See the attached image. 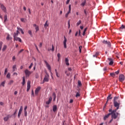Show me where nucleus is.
Returning a JSON list of instances; mask_svg holds the SVG:
<instances>
[{
	"mask_svg": "<svg viewBox=\"0 0 125 125\" xmlns=\"http://www.w3.org/2000/svg\"><path fill=\"white\" fill-rule=\"evenodd\" d=\"M117 110L114 109L112 112L110 113L111 115H112V118L114 119H116L119 115V113L117 112Z\"/></svg>",
	"mask_w": 125,
	"mask_h": 125,
	"instance_id": "1",
	"label": "nucleus"
},
{
	"mask_svg": "<svg viewBox=\"0 0 125 125\" xmlns=\"http://www.w3.org/2000/svg\"><path fill=\"white\" fill-rule=\"evenodd\" d=\"M6 48L7 46L4 45L2 49V51H5V49H6Z\"/></svg>",
	"mask_w": 125,
	"mask_h": 125,
	"instance_id": "27",
	"label": "nucleus"
},
{
	"mask_svg": "<svg viewBox=\"0 0 125 125\" xmlns=\"http://www.w3.org/2000/svg\"><path fill=\"white\" fill-rule=\"evenodd\" d=\"M104 71H107V67H105L104 68Z\"/></svg>",
	"mask_w": 125,
	"mask_h": 125,
	"instance_id": "63",
	"label": "nucleus"
},
{
	"mask_svg": "<svg viewBox=\"0 0 125 125\" xmlns=\"http://www.w3.org/2000/svg\"><path fill=\"white\" fill-rule=\"evenodd\" d=\"M53 96L54 97V101L56 98V95L55 92L53 93Z\"/></svg>",
	"mask_w": 125,
	"mask_h": 125,
	"instance_id": "30",
	"label": "nucleus"
},
{
	"mask_svg": "<svg viewBox=\"0 0 125 125\" xmlns=\"http://www.w3.org/2000/svg\"><path fill=\"white\" fill-rule=\"evenodd\" d=\"M42 43H40L39 47H42Z\"/></svg>",
	"mask_w": 125,
	"mask_h": 125,
	"instance_id": "61",
	"label": "nucleus"
},
{
	"mask_svg": "<svg viewBox=\"0 0 125 125\" xmlns=\"http://www.w3.org/2000/svg\"><path fill=\"white\" fill-rule=\"evenodd\" d=\"M48 22V21H47L45 22V23L44 24V26L45 28H46L48 25L49 24L47 23Z\"/></svg>",
	"mask_w": 125,
	"mask_h": 125,
	"instance_id": "29",
	"label": "nucleus"
},
{
	"mask_svg": "<svg viewBox=\"0 0 125 125\" xmlns=\"http://www.w3.org/2000/svg\"><path fill=\"white\" fill-rule=\"evenodd\" d=\"M84 14H85V15L86 16V15H87V11H86V10H84Z\"/></svg>",
	"mask_w": 125,
	"mask_h": 125,
	"instance_id": "58",
	"label": "nucleus"
},
{
	"mask_svg": "<svg viewBox=\"0 0 125 125\" xmlns=\"http://www.w3.org/2000/svg\"><path fill=\"white\" fill-rule=\"evenodd\" d=\"M110 75L112 77H114V76H115V74L114 73H110Z\"/></svg>",
	"mask_w": 125,
	"mask_h": 125,
	"instance_id": "42",
	"label": "nucleus"
},
{
	"mask_svg": "<svg viewBox=\"0 0 125 125\" xmlns=\"http://www.w3.org/2000/svg\"><path fill=\"white\" fill-rule=\"evenodd\" d=\"M65 64L67 66H69V59L67 58H65Z\"/></svg>",
	"mask_w": 125,
	"mask_h": 125,
	"instance_id": "19",
	"label": "nucleus"
},
{
	"mask_svg": "<svg viewBox=\"0 0 125 125\" xmlns=\"http://www.w3.org/2000/svg\"><path fill=\"white\" fill-rule=\"evenodd\" d=\"M24 115H25V116L26 117L27 115V111H24Z\"/></svg>",
	"mask_w": 125,
	"mask_h": 125,
	"instance_id": "46",
	"label": "nucleus"
},
{
	"mask_svg": "<svg viewBox=\"0 0 125 125\" xmlns=\"http://www.w3.org/2000/svg\"><path fill=\"white\" fill-rule=\"evenodd\" d=\"M15 59H16L15 57V56H13V58H12L13 61H14V60H15Z\"/></svg>",
	"mask_w": 125,
	"mask_h": 125,
	"instance_id": "62",
	"label": "nucleus"
},
{
	"mask_svg": "<svg viewBox=\"0 0 125 125\" xmlns=\"http://www.w3.org/2000/svg\"><path fill=\"white\" fill-rule=\"evenodd\" d=\"M16 69V65H13V72H15Z\"/></svg>",
	"mask_w": 125,
	"mask_h": 125,
	"instance_id": "32",
	"label": "nucleus"
},
{
	"mask_svg": "<svg viewBox=\"0 0 125 125\" xmlns=\"http://www.w3.org/2000/svg\"><path fill=\"white\" fill-rule=\"evenodd\" d=\"M3 104H4V103H3V102H0V105H1V106H2V105H3Z\"/></svg>",
	"mask_w": 125,
	"mask_h": 125,
	"instance_id": "57",
	"label": "nucleus"
},
{
	"mask_svg": "<svg viewBox=\"0 0 125 125\" xmlns=\"http://www.w3.org/2000/svg\"><path fill=\"white\" fill-rule=\"evenodd\" d=\"M120 73V71L119 70H118L117 71L115 72V74L116 75H118V74H119Z\"/></svg>",
	"mask_w": 125,
	"mask_h": 125,
	"instance_id": "51",
	"label": "nucleus"
},
{
	"mask_svg": "<svg viewBox=\"0 0 125 125\" xmlns=\"http://www.w3.org/2000/svg\"><path fill=\"white\" fill-rule=\"evenodd\" d=\"M14 41H19L20 42H21V38L17 37H14Z\"/></svg>",
	"mask_w": 125,
	"mask_h": 125,
	"instance_id": "14",
	"label": "nucleus"
},
{
	"mask_svg": "<svg viewBox=\"0 0 125 125\" xmlns=\"http://www.w3.org/2000/svg\"><path fill=\"white\" fill-rule=\"evenodd\" d=\"M68 28H69L70 26V21L69 20L68 21Z\"/></svg>",
	"mask_w": 125,
	"mask_h": 125,
	"instance_id": "50",
	"label": "nucleus"
},
{
	"mask_svg": "<svg viewBox=\"0 0 125 125\" xmlns=\"http://www.w3.org/2000/svg\"><path fill=\"white\" fill-rule=\"evenodd\" d=\"M9 118V115H8V116H6V117H5L3 118L4 121L7 122V121L8 120Z\"/></svg>",
	"mask_w": 125,
	"mask_h": 125,
	"instance_id": "21",
	"label": "nucleus"
},
{
	"mask_svg": "<svg viewBox=\"0 0 125 125\" xmlns=\"http://www.w3.org/2000/svg\"><path fill=\"white\" fill-rule=\"evenodd\" d=\"M44 62L46 65V67L48 68V70H49L50 72H51V75H52V73L51 70L50 65L48 63V62L46 61H45Z\"/></svg>",
	"mask_w": 125,
	"mask_h": 125,
	"instance_id": "7",
	"label": "nucleus"
},
{
	"mask_svg": "<svg viewBox=\"0 0 125 125\" xmlns=\"http://www.w3.org/2000/svg\"><path fill=\"white\" fill-rule=\"evenodd\" d=\"M78 86L79 87L81 86H82V83H81V82L80 81H78Z\"/></svg>",
	"mask_w": 125,
	"mask_h": 125,
	"instance_id": "34",
	"label": "nucleus"
},
{
	"mask_svg": "<svg viewBox=\"0 0 125 125\" xmlns=\"http://www.w3.org/2000/svg\"><path fill=\"white\" fill-rule=\"evenodd\" d=\"M52 51H54V45H52Z\"/></svg>",
	"mask_w": 125,
	"mask_h": 125,
	"instance_id": "52",
	"label": "nucleus"
},
{
	"mask_svg": "<svg viewBox=\"0 0 125 125\" xmlns=\"http://www.w3.org/2000/svg\"><path fill=\"white\" fill-rule=\"evenodd\" d=\"M57 106L56 105H53V112H56L57 111Z\"/></svg>",
	"mask_w": 125,
	"mask_h": 125,
	"instance_id": "20",
	"label": "nucleus"
},
{
	"mask_svg": "<svg viewBox=\"0 0 125 125\" xmlns=\"http://www.w3.org/2000/svg\"><path fill=\"white\" fill-rule=\"evenodd\" d=\"M22 51H24V49H21V50L19 52V53H18V54H20V53H21V52H22Z\"/></svg>",
	"mask_w": 125,
	"mask_h": 125,
	"instance_id": "47",
	"label": "nucleus"
},
{
	"mask_svg": "<svg viewBox=\"0 0 125 125\" xmlns=\"http://www.w3.org/2000/svg\"><path fill=\"white\" fill-rule=\"evenodd\" d=\"M31 92H32V96H33V97H34V93L33 90H32Z\"/></svg>",
	"mask_w": 125,
	"mask_h": 125,
	"instance_id": "49",
	"label": "nucleus"
},
{
	"mask_svg": "<svg viewBox=\"0 0 125 125\" xmlns=\"http://www.w3.org/2000/svg\"><path fill=\"white\" fill-rule=\"evenodd\" d=\"M71 5L70 4L69 5V11L65 14L66 18L68 17V16L69 14L70 13L71 8Z\"/></svg>",
	"mask_w": 125,
	"mask_h": 125,
	"instance_id": "13",
	"label": "nucleus"
},
{
	"mask_svg": "<svg viewBox=\"0 0 125 125\" xmlns=\"http://www.w3.org/2000/svg\"><path fill=\"white\" fill-rule=\"evenodd\" d=\"M4 84H5V82H3L1 83L0 85L4 87Z\"/></svg>",
	"mask_w": 125,
	"mask_h": 125,
	"instance_id": "43",
	"label": "nucleus"
},
{
	"mask_svg": "<svg viewBox=\"0 0 125 125\" xmlns=\"http://www.w3.org/2000/svg\"><path fill=\"white\" fill-rule=\"evenodd\" d=\"M73 99H71L70 101V104H72V103H73Z\"/></svg>",
	"mask_w": 125,
	"mask_h": 125,
	"instance_id": "59",
	"label": "nucleus"
},
{
	"mask_svg": "<svg viewBox=\"0 0 125 125\" xmlns=\"http://www.w3.org/2000/svg\"><path fill=\"white\" fill-rule=\"evenodd\" d=\"M98 54L97 53L96 55H93V57H97V56H98Z\"/></svg>",
	"mask_w": 125,
	"mask_h": 125,
	"instance_id": "60",
	"label": "nucleus"
},
{
	"mask_svg": "<svg viewBox=\"0 0 125 125\" xmlns=\"http://www.w3.org/2000/svg\"><path fill=\"white\" fill-rule=\"evenodd\" d=\"M20 33L19 31L18 30H17V32L16 33H14V38L15 37H17V36H18V34Z\"/></svg>",
	"mask_w": 125,
	"mask_h": 125,
	"instance_id": "18",
	"label": "nucleus"
},
{
	"mask_svg": "<svg viewBox=\"0 0 125 125\" xmlns=\"http://www.w3.org/2000/svg\"><path fill=\"white\" fill-rule=\"evenodd\" d=\"M111 116L110 113H108V114H107V115H105V116H104V121H105V120H107V119L109 117V116Z\"/></svg>",
	"mask_w": 125,
	"mask_h": 125,
	"instance_id": "12",
	"label": "nucleus"
},
{
	"mask_svg": "<svg viewBox=\"0 0 125 125\" xmlns=\"http://www.w3.org/2000/svg\"><path fill=\"white\" fill-rule=\"evenodd\" d=\"M108 60L110 61V62H109V65H113V60L111 59V58H108Z\"/></svg>",
	"mask_w": 125,
	"mask_h": 125,
	"instance_id": "17",
	"label": "nucleus"
},
{
	"mask_svg": "<svg viewBox=\"0 0 125 125\" xmlns=\"http://www.w3.org/2000/svg\"><path fill=\"white\" fill-rule=\"evenodd\" d=\"M7 71H8L7 68H5V71H4V75H5L7 74Z\"/></svg>",
	"mask_w": 125,
	"mask_h": 125,
	"instance_id": "44",
	"label": "nucleus"
},
{
	"mask_svg": "<svg viewBox=\"0 0 125 125\" xmlns=\"http://www.w3.org/2000/svg\"><path fill=\"white\" fill-rule=\"evenodd\" d=\"M120 29H125V26L124 24H122V26L120 27Z\"/></svg>",
	"mask_w": 125,
	"mask_h": 125,
	"instance_id": "38",
	"label": "nucleus"
},
{
	"mask_svg": "<svg viewBox=\"0 0 125 125\" xmlns=\"http://www.w3.org/2000/svg\"><path fill=\"white\" fill-rule=\"evenodd\" d=\"M65 74H66L67 77H69L70 75V73H67V71H65Z\"/></svg>",
	"mask_w": 125,
	"mask_h": 125,
	"instance_id": "53",
	"label": "nucleus"
},
{
	"mask_svg": "<svg viewBox=\"0 0 125 125\" xmlns=\"http://www.w3.org/2000/svg\"><path fill=\"white\" fill-rule=\"evenodd\" d=\"M86 0H84V1H83L82 2V3L81 4V6H84L85 5V4H86Z\"/></svg>",
	"mask_w": 125,
	"mask_h": 125,
	"instance_id": "26",
	"label": "nucleus"
},
{
	"mask_svg": "<svg viewBox=\"0 0 125 125\" xmlns=\"http://www.w3.org/2000/svg\"><path fill=\"white\" fill-rule=\"evenodd\" d=\"M25 83V77H23L22 79V85H24Z\"/></svg>",
	"mask_w": 125,
	"mask_h": 125,
	"instance_id": "23",
	"label": "nucleus"
},
{
	"mask_svg": "<svg viewBox=\"0 0 125 125\" xmlns=\"http://www.w3.org/2000/svg\"><path fill=\"white\" fill-rule=\"evenodd\" d=\"M49 80V76L48 74H46V75H45L44 76L42 83H44L45 82H48Z\"/></svg>",
	"mask_w": 125,
	"mask_h": 125,
	"instance_id": "3",
	"label": "nucleus"
},
{
	"mask_svg": "<svg viewBox=\"0 0 125 125\" xmlns=\"http://www.w3.org/2000/svg\"><path fill=\"white\" fill-rule=\"evenodd\" d=\"M33 66V63H31L30 65L29 66V69H31Z\"/></svg>",
	"mask_w": 125,
	"mask_h": 125,
	"instance_id": "45",
	"label": "nucleus"
},
{
	"mask_svg": "<svg viewBox=\"0 0 125 125\" xmlns=\"http://www.w3.org/2000/svg\"><path fill=\"white\" fill-rule=\"evenodd\" d=\"M79 48L80 53H81V52H82V48H83L82 46H79Z\"/></svg>",
	"mask_w": 125,
	"mask_h": 125,
	"instance_id": "31",
	"label": "nucleus"
},
{
	"mask_svg": "<svg viewBox=\"0 0 125 125\" xmlns=\"http://www.w3.org/2000/svg\"><path fill=\"white\" fill-rule=\"evenodd\" d=\"M52 98L51 97H50L49 98L48 101L46 102V104H47V105H49L51 103V102L52 101Z\"/></svg>",
	"mask_w": 125,
	"mask_h": 125,
	"instance_id": "15",
	"label": "nucleus"
},
{
	"mask_svg": "<svg viewBox=\"0 0 125 125\" xmlns=\"http://www.w3.org/2000/svg\"><path fill=\"white\" fill-rule=\"evenodd\" d=\"M28 32V33L30 34V35L31 36V37H32V31H31V30H29Z\"/></svg>",
	"mask_w": 125,
	"mask_h": 125,
	"instance_id": "40",
	"label": "nucleus"
},
{
	"mask_svg": "<svg viewBox=\"0 0 125 125\" xmlns=\"http://www.w3.org/2000/svg\"><path fill=\"white\" fill-rule=\"evenodd\" d=\"M12 38L10 37V35L8 34L6 37V40H12Z\"/></svg>",
	"mask_w": 125,
	"mask_h": 125,
	"instance_id": "25",
	"label": "nucleus"
},
{
	"mask_svg": "<svg viewBox=\"0 0 125 125\" xmlns=\"http://www.w3.org/2000/svg\"><path fill=\"white\" fill-rule=\"evenodd\" d=\"M41 89V87H38L36 89V90H35V95H38V93L40 91Z\"/></svg>",
	"mask_w": 125,
	"mask_h": 125,
	"instance_id": "10",
	"label": "nucleus"
},
{
	"mask_svg": "<svg viewBox=\"0 0 125 125\" xmlns=\"http://www.w3.org/2000/svg\"><path fill=\"white\" fill-rule=\"evenodd\" d=\"M30 88V81H29L27 82V89H26L27 92L29 91Z\"/></svg>",
	"mask_w": 125,
	"mask_h": 125,
	"instance_id": "11",
	"label": "nucleus"
},
{
	"mask_svg": "<svg viewBox=\"0 0 125 125\" xmlns=\"http://www.w3.org/2000/svg\"><path fill=\"white\" fill-rule=\"evenodd\" d=\"M10 76H11V75H10V74L9 73H8V74H7V76H6V78H7V79H10Z\"/></svg>",
	"mask_w": 125,
	"mask_h": 125,
	"instance_id": "33",
	"label": "nucleus"
},
{
	"mask_svg": "<svg viewBox=\"0 0 125 125\" xmlns=\"http://www.w3.org/2000/svg\"><path fill=\"white\" fill-rule=\"evenodd\" d=\"M80 93L77 92V94H76V98H78V97H80Z\"/></svg>",
	"mask_w": 125,
	"mask_h": 125,
	"instance_id": "37",
	"label": "nucleus"
},
{
	"mask_svg": "<svg viewBox=\"0 0 125 125\" xmlns=\"http://www.w3.org/2000/svg\"><path fill=\"white\" fill-rule=\"evenodd\" d=\"M69 1H70V0H67L66 2V4H68L69 3Z\"/></svg>",
	"mask_w": 125,
	"mask_h": 125,
	"instance_id": "64",
	"label": "nucleus"
},
{
	"mask_svg": "<svg viewBox=\"0 0 125 125\" xmlns=\"http://www.w3.org/2000/svg\"><path fill=\"white\" fill-rule=\"evenodd\" d=\"M7 21V16L5 15L4 16V22L6 21Z\"/></svg>",
	"mask_w": 125,
	"mask_h": 125,
	"instance_id": "35",
	"label": "nucleus"
},
{
	"mask_svg": "<svg viewBox=\"0 0 125 125\" xmlns=\"http://www.w3.org/2000/svg\"><path fill=\"white\" fill-rule=\"evenodd\" d=\"M103 43H104V44H107L108 46H109V47H110L111 46V43L109 41H103Z\"/></svg>",
	"mask_w": 125,
	"mask_h": 125,
	"instance_id": "6",
	"label": "nucleus"
},
{
	"mask_svg": "<svg viewBox=\"0 0 125 125\" xmlns=\"http://www.w3.org/2000/svg\"><path fill=\"white\" fill-rule=\"evenodd\" d=\"M24 73L25 74L26 77H29L31 74H32V72L29 71L28 69H25L24 70Z\"/></svg>",
	"mask_w": 125,
	"mask_h": 125,
	"instance_id": "4",
	"label": "nucleus"
},
{
	"mask_svg": "<svg viewBox=\"0 0 125 125\" xmlns=\"http://www.w3.org/2000/svg\"><path fill=\"white\" fill-rule=\"evenodd\" d=\"M118 99V98L117 97H114V105L115 107H117L115 110H118L119 109L120 103V102H118L117 101V100Z\"/></svg>",
	"mask_w": 125,
	"mask_h": 125,
	"instance_id": "2",
	"label": "nucleus"
},
{
	"mask_svg": "<svg viewBox=\"0 0 125 125\" xmlns=\"http://www.w3.org/2000/svg\"><path fill=\"white\" fill-rule=\"evenodd\" d=\"M0 7L1 8V9L4 12H6V8L4 7V6L3 4H1Z\"/></svg>",
	"mask_w": 125,
	"mask_h": 125,
	"instance_id": "16",
	"label": "nucleus"
},
{
	"mask_svg": "<svg viewBox=\"0 0 125 125\" xmlns=\"http://www.w3.org/2000/svg\"><path fill=\"white\" fill-rule=\"evenodd\" d=\"M55 72H56V75L57 77L58 78H59V74H58V72H57V69H55Z\"/></svg>",
	"mask_w": 125,
	"mask_h": 125,
	"instance_id": "36",
	"label": "nucleus"
},
{
	"mask_svg": "<svg viewBox=\"0 0 125 125\" xmlns=\"http://www.w3.org/2000/svg\"><path fill=\"white\" fill-rule=\"evenodd\" d=\"M35 46L36 47V48L38 50V51H39V49H38V46H37V45L36 44H35Z\"/></svg>",
	"mask_w": 125,
	"mask_h": 125,
	"instance_id": "56",
	"label": "nucleus"
},
{
	"mask_svg": "<svg viewBox=\"0 0 125 125\" xmlns=\"http://www.w3.org/2000/svg\"><path fill=\"white\" fill-rule=\"evenodd\" d=\"M112 99V97H111V95H109V96L107 97V102L110 100Z\"/></svg>",
	"mask_w": 125,
	"mask_h": 125,
	"instance_id": "28",
	"label": "nucleus"
},
{
	"mask_svg": "<svg viewBox=\"0 0 125 125\" xmlns=\"http://www.w3.org/2000/svg\"><path fill=\"white\" fill-rule=\"evenodd\" d=\"M22 110H23V107H22V106H21V107H20V109L19 110L18 115V117L19 118H20V116H21V113Z\"/></svg>",
	"mask_w": 125,
	"mask_h": 125,
	"instance_id": "8",
	"label": "nucleus"
},
{
	"mask_svg": "<svg viewBox=\"0 0 125 125\" xmlns=\"http://www.w3.org/2000/svg\"><path fill=\"white\" fill-rule=\"evenodd\" d=\"M27 109V106H25V108H24V111H26Z\"/></svg>",
	"mask_w": 125,
	"mask_h": 125,
	"instance_id": "55",
	"label": "nucleus"
},
{
	"mask_svg": "<svg viewBox=\"0 0 125 125\" xmlns=\"http://www.w3.org/2000/svg\"><path fill=\"white\" fill-rule=\"evenodd\" d=\"M66 42H67V39L65 36H64V41H63V45L64 48H66Z\"/></svg>",
	"mask_w": 125,
	"mask_h": 125,
	"instance_id": "9",
	"label": "nucleus"
},
{
	"mask_svg": "<svg viewBox=\"0 0 125 125\" xmlns=\"http://www.w3.org/2000/svg\"><path fill=\"white\" fill-rule=\"evenodd\" d=\"M14 83L13 80H11L9 82V84H12Z\"/></svg>",
	"mask_w": 125,
	"mask_h": 125,
	"instance_id": "48",
	"label": "nucleus"
},
{
	"mask_svg": "<svg viewBox=\"0 0 125 125\" xmlns=\"http://www.w3.org/2000/svg\"><path fill=\"white\" fill-rule=\"evenodd\" d=\"M17 29L19 30V31H21V33L22 34H24V32H23V31L22 30V29H21V28H19V27H17Z\"/></svg>",
	"mask_w": 125,
	"mask_h": 125,
	"instance_id": "24",
	"label": "nucleus"
},
{
	"mask_svg": "<svg viewBox=\"0 0 125 125\" xmlns=\"http://www.w3.org/2000/svg\"><path fill=\"white\" fill-rule=\"evenodd\" d=\"M125 76L123 74H121L119 76V81L120 82H123L125 80Z\"/></svg>",
	"mask_w": 125,
	"mask_h": 125,
	"instance_id": "5",
	"label": "nucleus"
},
{
	"mask_svg": "<svg viewBox=\"0 0 125 125\" xmlns=\"http://www.w3.org/2000/svg\"><path fill=\"white\" fill-rule=\"evenodd\" d=\"M82 21L81 20H80L77 23V25L79 26L81 23Z\"/></svg>",
	"mask_w": 125,
	"mask_h": 125,
	"instance_id": "41",
	"label": "nucleus"
},
{
	"mask_svg": "<svg viewBox=\"0 0 125 125\" xmlns=\"http://www.w3.org/2000/svg\"><path fill=\"white\" fill-rule=\"evenodd\" d=\"M57 56L58 57V61H59V60L60 59V57H61V54L60 53H58L57 55Z\"/></svg>",
	"mask_w": 125,
	"mask_h": 125,
	"instance_id": "39",
	"label": "nucleus"
},
{
	"mask_svg": "<svg viewBox=\"0 0 125 125\" xmlns=\"http://www.w3.org/2000/svg\"><path fill=\"white\" fill-rule=\"evenodd\" d=\"M21 21L22 22H25V20H24V19L23 18H21Z\"/></svg>",
	"mask_w": 125,
	"mask_h": 125,
	"instance_id": "54",
	"label": "nucleus"
},
{
	"mask_svg": "<svg viewBox=\"0 0 125 125\" xmlns=\"http://www.w3.org/2000/svg\"><path fill=\"white\" fill-rule=\"evenodd\" d=\"M34 27H35V29L36 30V32L38 31H39V27L38 26H37V25L36 24H34V25H33Z\"/></svg>",
	"mask_w": 125,
	"mask_h": 125,
	"instance_id": "22",
	"label": "nucleus"
}]
</instances>
